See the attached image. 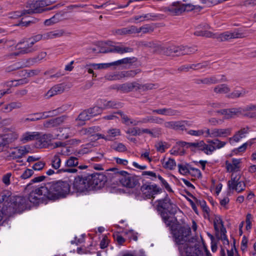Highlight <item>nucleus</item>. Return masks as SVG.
Segmentation results:
<instances>
[{
  "label": "nucleus",
  "instance_id": "nucleus-61",
  "mask_svg": "<svg viewBox=\"0 0 256 256\" xmlns=\"http://www.w3.org/2000/svg\"><path fill=\"white\" fill-rule=\"evenodd\" d=\"M154 42L142 41L138 43V46L152 48L153 46H154Z\"/></svg>",
  "mask_w": 256,
  "mask_h": 256
},
{
  "label": "nucleus",
  "instance_id": "nucleus-38",
  "mask_svg": "<svg viewBox=\"0 0 256 256\" xmlns=\"http://www.w3.org/2000/svg\"><path fill=\"white\" fill-rule=\"evenodd\" d=\"M46 56V52H40L36 56L28 59L27 60L28 65H33L34 63L38 62L42 60Z\"/></svg>",
  "mask_w": 256,
  "mask_h": 256
},
{
  "label": "nucleus",
  "instance_id": "nucleus-9",
  "mask_svg": "<svg viewBox=\"0 0 256 256\" xmlns=\"http://www.w3.org/2000/svg\"><path fill=\"white\" fill-rule=\"evenodd\" d=\"M88 176H78L72 183V192H82L91 190Z\"/></svg>",
  "mask_w": 256,
  "mask_h": 256
},
{
  "label": "nucleus",
  "instance_id": "nucleus-35",
  "mask_svg": "<svg viewBox=\"0 0 256 256\" xmlns=\"http://www.w3.org/2000/svg\"><path fill=\"white\" fill-rule=\"evenodd\" d=\"M64 34V32L62 30L48 32L44 34V40L60 37L63 36Z\"/></svg>",
  "mask_w": 256,
  "mask_h": 256
},
{
  "label": "nucleus",
  "instance_id": "nucleus-33",
  "mask_svg": "<svg viewBox=\"0 0 256 256\" xmlns=\"http://www.w3.org/2000/svg\"><path fill=\"white\" fill-rule=\"evenodd\" d=\"M188 147L198 148L199 150L204 152L205 154L207 150V144L202 140L196 142L188 143Z\"/></svg>",
  "mask_w": 256,
  "mask_h": 256
},
{
  "label": "nucleus",
  "instance_id": "nucleus-37",
  "mask_svg": "<svg viewBox=\"0 0 256 256\" xmlns=\"http://www.w3.org/2000/svg\"><path fill=\"white\" fill-rule=\"evenodd\" d=\"M198 50L196 46L189 47L186 46H181L180 55L190 54L196 52Z\"/></svg>",
  "mask_w": 256,
  "mask_h": 256
},
{
  "label": "nucleus",
  "instance_id": "nucleus-20",
  "mask_svg": "<svg viewBox=\"0 0 256 256\" xmlns=\"http://www.w3.org/2000/svg\"><path fill=\"white\" fill-rule=\"evenodd\" d=\"M30 148L28 146H21L14 150L10 153V156L14 159L19 158L30 152Z\"/></svg>",
  "mask_w": 256,
  "mask_h": 256
},
{
  "label": "nucleus",
  "instance_id": "nucleus-40",
  "mask_svg": "<svg viewBox=\"0 0 256 256\" xmlns=\"http://www.w3.org/2000/svg\"><path fill=\"white\" fill-rule=\"evenodd\" d=\"M156 16L155 15H153L151 14H142L141 16H134V19L136 20H140V22H143L145 20H154V19L152 18H156Z\"/></svg>",
  "mask_w": 256,
  "mask_h": 256
},
{
  "label": "nucleus",
  "instance_id": "nucleus-32",
  "mask_svg": "<svg viewBox=\"0 0 256 256\" xmlns=\"http://www.w3.org/2000/svg\"><path fill=\"white\" fill-rule=\"evenodd\" d=\"M59 132L60 133L57 134V136L60 140L68 138L72 134L71 130L69 128H60Z\"/></svg>",
  "mask_w": 256,
  "mask_h": 256
},
{
  "label": "nucleus",
  "instance_id": "nucleus-36",
  "mask_svg": "<svg viewBox=\"0 0 256 256\" xmlns=\"http://www.w3.org/2000/svg\"><path fill=\"white\" fill-rule=\"evenodd\" d=\"M248 92L243 88H240L239 90H234L232 93H230L228 97L231 98H236L244 96Z\"/></svg>",
  "mask_w": 256,
  "mask_h": 256
},
{
  "label": "nucleus",
  "instance_id": "nucleus-29",
  "mask_svg": "<svg viewBox=\"0 0 256 256\" xmlns=\"http://www.w3.org/2000/svg\"><path fill=\"white\" fill-rule=\"evenodd\" d=\"M138 87V83L134 82H126L121 84L120 92L123 93H128L134 90H137Z\"/></svg>",
  "mask_w": 256,
  "mask_h": 256
},
{
  "label": "nucleus",
  "instance_id": "nucleus-53",
  "mask_svg": "<svg viewBox=\"0 0 256 256\" xmlns=\"http://www.w3.org/2000/svg\"><path fill=\"white\" fill-rule=\"evenodd\" d=\"M38 116L36 115V114H32L29 116L28 118H23L21 120V122L23 123H26L29 122H34L40 120Z\"/></svg>",
  "mask_w": 256,
  "mask_h": 256
},
{
  "label": "nucleus",
  "instance_id": "nucleus-27",
  "mask_svg": "<svg viewBox=\"0 0 256 256\" xmlns=\"http://www.w3.org/2000/svg\"><path fill=\"white\" fill-rule=\"evenodd\" d=\"M86 110L82 112L75 119L76 125L78 126H82L85 124V122L90 119V115Z\"/></svg>",
  "mask_w": 256,
  "mask_h": 256
},
{
  "label": "nucleus",
  "instance_id": "nucleus-30",
  "mask_svg": "<svg viewBox=\"0 0 256 256\" xmlns=\"http://www.w3.org/2000/svg\"><path fill=\"white\" fill-rule=\"evenodd\" d=\"M230 88L226 84H220L214 88V92L216 94H226L230 92Z\"/></svg>",
  "mask_w": 256,
  "mask_h": 256
},
{
  "label": "nucleus",
  "instance_id": "nucleus-44",
  "mask_svg": "<svg viewBox=\"0 0 256 256\" xmlns=\"http://www.w3.org/2000/svg\"><path fill=\"white\" fill-rule=\"evenodd\" d=\"M78 164V159L74 156H70L65 162V166L67 167H75Z\"/></svg>",
  "mask_w": 256,
  "mask_h": 256
},
{
  "label": "nucleus",
  "instance_id": "nucleus-25",
  "mask_svg": "<svg viewBox=\"0 0 256 256\" xmlns=\"http://www.w3.org/2000/svg\"><path fill=\"white\" fill-rule=\"evenodd\" d=\"M40 138V132H27L22 134L20 138V141L23 143L36 140Z\"/></svg>",
  "mask_w": 256,
  "mask_h": 256
},
{
  "label": "nucleus",
  "instance_id": "nucleus-21",
  "mask_svg": "<svg viewBox=\"0 0 256 256\" xmlns=\"http://www.w3.org/2000/svg\"><path fill=\"white\" fill-rule=\"evenodd\" d=\"M99 102L104 109L119 108L122 106V104L115 100H107L101 99Z\"/></svg>",
  "mask_w": 256,
  "mask_h": 256
},
{
  "label": "nucleus",
  "instance_id": "nucleus-1",
  "mask_svg": "<svg viewBox=\"0 0 256 256\" xmlns=\"http://www.w3.org/2000/svg\"><path fill=\"white\" fill-rule=\"evenodd\" d=\"M178 222L170 226V227L172 232L174 241L178 245V250L182 255L186 256H210L209 252L204 247L200 248L193 241L188 240V236L191 232L190 227L180 226L178 230H175L176 226Z\"/></svg>",
  "mask_w": 256,
  "mask_h": 256
},
{
  "label": "nucleus",
  "instance_id": "nucleus-41",
  "mask_svg": "<svg viewBox=\"0 0 256 256\" xmlns=\"http://www.w3.org/2000/svg\"><path fill=\"white\" fill-rule=\"evenodd\" d=\"M204 84L210 85L219 83V79L215 75L204 78Z\"/></svg>",
  "mask_w": 256,
  "mask_h": 256
},
{
  "label": "nucleus",
  "instance_id": "nucleus-18",
  "mask_svg": "<svg viewBox=\"0 0 256 256\" xmlns=\"http://www.w3.org/2000/svg\"><path fill=\"white\" fill-rule=\"evenodd\" d=\"M18 138V134L16 132H10L4 135H0V150H3L4 147L12 142Z\"/></svg>",
  "mask_w": 256,
  "mask_h": 256
},
{
  "label": "nucleus",
  "instance_id": "nucleus-17",
  "mask_svg": "<svg viewBox=\"0 0 256 256\" xmlns=\"http://www.w3.org/2000/svg\"><path fill=\"white\" fill-rule=\"evenodd\" d=\"M183 7L180 2H174L168 6L162 8V10L172 16H178L183 12Z\"/></svg>",
  "mask_w": 256,
  "mask_h": 256
},
{
  "label": "nucleus",
  "instance_id": "nucleus-45",
  "mask_svg": "<svg viewBox=\"0 0 256 256\" xmlns=\"http://www.w3.org/2000/svg\"><path fill=\"white\" fill-rule=\"evenodd\" d=\"M194 34L196 36H206L207 38H212L214 34L206 30H198L194 32Z\"/></svg>",
  "mask_w": 256,
  "mask_h": 256
},
{
  "label": "nucleus",
  "instance_id": "nucleus-23",
  "mask_svg": "<svg viewBox=\"0 0 256 256\" xmlns=\"http://www.w3.org/2000/svg\"><path fill=\"white\" fill-rule=\"evenodd\" d=\"M52 138H53V136L51 134H44L42 136H40V138L36 140V146L38 148H46Z\"/></svg>",
  "mask_w": 256,
  "mask_h": 256
},
{
  "label": "nucleus",
  "instance_id": "nucleus-26",
  "mask_svg": "<svg viewBox=\"0 0 256 256\" xmlns=\"http://www.w3.org/2000/svg\"><path fill=\"white\" fill-rule=\"evenodd\" d=\"M152 111L154 113L166 116H175L178 115L180 114V112L178 110L172 108H162L152 110Z\"/></svg>",
  "mask_w": 256,
  "mask_h": 256
},
{
  "label": "nucleus",
  "instance_id": "nucleus-54",
  "mask_svg": "<svg viewBox=\"0 0 256 256\" xmlns=\"http://www.w3.org/2000/svg\"><path fill=\"white\" fill-rule=\"evenodd\" d=\"M155 84H140L138 83V87L137 90H150L154 88Z\"/></svg>",
  "mask_w": 256,
  "mask_h": 256
},
{
  "label": "nucleus",
  "instance_id": "nucleus-28",
  "mask_svg": "<svg viewBox=\"0 0 256 256\" xmlns=\"http://www.w3.org/2000/svg\"><path fill=\"white\" fill-rule=\"evenodd\" d=\"M214 138H224L230 135L232 128H214Z\"/></svg>",
  "mask_w": 256,
  "mask_h": 256
},
{
  "label": "nucleus",
  "instance_id": "nucleus-58",
  "mask_svg": "<svg viewBox=\"0 0 256 256\" xmlns=\"http://www.w3.org/2000/svg\"><path fill=\"white\" fill-rule=\"evenodd\" d=\"M188 134L190 136H200L204 134V131L203 130H190Z\"/></svg>",
  "mask_w": 256,
  "mask_h": 256
},
{
  "label": "nucleus",
  "instance_id": "nucleus-24",
  "mask_svg": "<svg viewBox=\"0 0 256 256\" xmlns=\"http://www.w3.org/2000/svg\"><path fill=\"white\" fill-rule=\"evenodd\" d=\"M64 86L62 84H58L52 87L48 92L45 94L44 97L46 98H49L54 96L61 94L64 92Z\"/></svg>",
  "mask_w": 256,
  "mask_h": 256
},
{
  "label": "nucleus",
  "instance_id": "nucleus-48",
  "mask_svg": "<svg viewBox=\"0 0 256 256\" xmlns=\"http://www.w3.org/2000/svg\"><path fill=\"white\" fill-rule=\"evenodd\" d=\"M165 48L166 47L164 46L154 42V46H153L152 49L154 50V52L155 53L164 54L167 53L165 51Z\"/></svg>",
  "mask_w": 256,
  "mask_h": 256
},
{
  "label": "nucleus",
  "instance_id": "nucleus-5",
  "mask_svg": "<svg viewBox=\"0 0 256 256\" xmlns=\"http://www.w3.org/2000/svg\"><path fill=\"white\" fill-rule=\"evenodd\" d=\"M44 34H38L24 41L20 42L17 44L16 46V50L19 51L16 52H13L6 56V57H12L13 56H18L20 54H25L32 53L38 50V46H34V44L40 40L42 39L44 40Z\"/></svg>",
  "mask_w": 256,
  "mask_h": 256
},
{
  "label": "nucleus",
  "instance_id": "nucleus-6",
  "mask_svg": "<svg viewBox=\"0 0 256 256\" xmlns=\"http://www.w3.org/2000/svg\"><path fill=\"white\" fill-rule=\"evenodd\" d=\"M46 187L45 184L38 188H34L29 194L28 200L30 204L32 203L34 205H38L40 203L46 202L48 198V192H45L44 189Z\"/></svg>",
  "mask_w": 256,
  "mask_h": 256
},
{
  "label": "nucleus",
  "instance_id": "nucleus-8",
  "mask_svg": "<svg viewBox=\"0 0 256 256\" xmlns=\"http://www.w3.org/2000/svg\"><path fill=\"white\" fill-rule=\"evenodd\" d=\"M48 5L46 0H29L26 6L28 10H26L28 14H32L34 13H40L43 11L50 10L54 9L56 6L46 8Z\"/></svg>",
  "mask_w": 256,
  "mask_h": 256
},
{
  "label": "nucleus",
  "instance_id": "nucleus-55",
  "mask_svg": "<svg viewBox=\"0 0 256 256\" xmlns=\"http://www.w3.org/2000/svg\"><path fill=\"white\" fill-rule=\"evenodd\" d=\"M138 33L142 32L144 34L150 33L154 31V28L150 25H144L138 28Z\"/></svg>",
  "mask_w": 256,
  "mask_h": 256
},
{
  "label": "nucleus",
  "instance_id": "nucleus-19",
  "mask_svg": "<svg viewBox=\"0 0 256 256\" xmlns=\"http://www.w3.org/2000/svg\"><path fill=\"white\" fill-rule=\"evenodd\" d=\"M133 51V48L130 47H125L121 46H115L110 48H108L106 50L100 48L98 52L108 53V52H117L118 54H124L131 52Z\"/></svg>",
  "mask_w": 256,
  "mask_h": 256
},
{
  "label": "nucleus",
  "instance_id": "nucleus-13",
  "mask_svg": "<svg viewBox=\"0 0 256 256\" xmlns=\"http://www.w3.org/2000/svg\"><path fill=\"white\" fill-rule=\"evenodd\" d=\"M60 154H55L52 158L51 161V166L55 170H57L56 174H60L63 172H66L70 173H75L77 172L76 168H60L61 166V159L59 156Z\"/></svg>",
  "mask_w": 256,
  "mask_h": 256
},
{
  "label": "nucleus",
  "instance_id": "nucleus-4",
  "mask_svg": "<svg viewBox=\"0 0 256 256\" xmlns=\"http://www.w3.org/2000/svg\"><path fill=\"white\" fill-rule=\"evenodd\" d=\"M216 112L218 115H223L224 119L231 118L234 115L242 114L248 118H256V104H250L244 108H234L217 110Z\"/></svg>",
  "mask_w": 256,
  "mask_h": 256
},
{
  "label": "nucleus",
  "instance_id": "nucleus-39",
  "mask_svg": "<svg viewBox=\"0 0 256 256\" xmlns=\"http://www.w3.org/2000/svg\"><path fill=\"white\" fill-rule=\"evenodd\" d=\"M182 6L183 7V12H190L195 10L200 11L202 9V6L192 4H182Z\"/></svg>",
  "mask_w": 256,
  "mask_h": 256
},
{
  "label": "nucleus",
  "instance_id": "nucleus-57",
  "mask_svg": "<svg viewBox=\"0 0 256 256\" xmlns=\"http://www.w3.org/2000/svg\"><path fill=\"white\" fill-rule=\"evenodd\" d=\"M64 12H61L56 13L52 17V20H54L55 23H57L64 19Z\"/></svg>",
  "mask_w": 256,
  "mask_h": 256
},
{
  "label": "nucleus",
  "instance_id": "nucleus-12",
  "mask_svg": "<svg viewBox=\"0 0 256 256\" xmlns=\"http://www.w3.org/2000/svg\"><path fill=\"white\" fill-rule=\"evenodd\" d=\"M240 174H232L230 180L228 182V188L231 190H235L238 192H240L244 190L246 186L244 182L241 180Z\"/></svg>",
  "mask_w": 256,
  "mask_h": 256
},
{
  "label": "nucleus",
  "instance_id": "nucleus-11",
  "mask_svg": "<svg viewBox=\"0 0 256 256\" xmlns=\"http://www.w3.org/2000/svg\"><path fill=\"white\" fill-rule=\"evenodd\" d=\"M12 206L18 212H21L30 207L28 198L23 196H17L12 200Z\"/></svg>",
  "mask_w": 256,
  "mask_h": 256
},
{
  "label": "nucleus",
  "instance_id": "nucleus-46",
  "mask_svg": "<svg viewBox=\"0 0 256 256\" xmlns=\"http://www.w3.org/2000/svg\"><path fill=\"white\" fill-rule=\"evenodd\" d=\"M152 116H148L142 118L140 120L132 121L130 122V124L133 126H138L140 124H146L148 122H152Z\"/></svg>",
  "mask_w": 256,
  "mask_h": 256
},
{
  "label": "nucleus",
  "instance_id": "nucleus-47",
  "mask_svg": "<svg viewBox=\"0 0 256 256\" xmlns=\"http://www.w3.org/2000/svg\"><path fill=\"white\" fill-rule=\"evenodd\" d=\"M98 127H90L88 128H82L80 132L82 134H92L93 135L96 131H98Z\"/></svg>",
  "mask_w": 256,
  "mask_h": 256
},
{
  "label": "nucleus",
  "instance_id": "nucleus-60",
  "mask_svg": "<svg viewBox=\"0 0 256 256\" xmlns=\"http://www.w3.org/2000/svg\"><path fill=\"white\" fill-rule=\"evenodd\" d=\"M179 172L182 174H192L190 170V168L186 166L181 164H178Z\"/></svg>",
  "mask_w": 256,
  "mask_h": 256
},
{
  "label": "nucleus",
  "instance_id": "nucleus-42",
  "mask_svg": "<svg viewBox=\"0 0 256 256\" xmlns=\"http://www.w3.org/2000/svg\"><path fill=\"white\" fill-rule=\"evenodd\" d=\"M141 72L140 69L131 70L126 72H120V76L123 78L124 77H134L136 74L140 73Z\"/></svg>",
  "mask_w": 256,
  "mask_h": 256
},
{
  "label": "nucleus",
  "instance_id": "nucleus-2",
  "mask_svg": "<svg viewBox=\"0 0 256 256\" xmlns=\"http://www.w3.org/2000/svg\"><path fill=\"white\" fill-rule=\"evenodd\" d=\"M45 192H48L49 200H56L66 196L70 192V184L66 180H58L45 184Z\"/></svg>",
  "mask_w": 256,
  "mask_h": 256
},
{
  "label": "nucleus",
  "instance_id": "nucleus-49",
  "mask_svg": "<svg viewBox=\"0 0 256 256\" xmlns=\"http://www.w3.org/2000/svg\"><path fill=\"white\" fill-rule=\"evenodd\" d=\"M135 58H124L122 60H118L116 62H113L112 64L114 65H118L121 64H130L132 62H134L135 61Z\"/></svg>",
  "mask_w": 256,
  "mask_h": 256
},
{
  "label": "nucleus",
  "instance_id": "nucleus-16",
  "mask_svg": "<svg viewBox=\"0 0 256 256\" xmlns=\"http://www.w3.org/2000/svg\"><path fill=\"white\" fill-rule=\"evenodd\" d=\"M207 150L206 152V154H211L216 149H220L224 147L226 144V142L220 140L218 138L214 140H208L206 141Z\"/></svg>",
  "mask_w": 256,
  "mask_h": 256
},
{
  "label": "nucleus",
  "instance_id": "nucleus-56",
  "mask_svg": "<svg viewBox=\"0 0 256 256\" xmlns=\"http://www.w3.org/2000/svg\"><path fill=\"white\" fill-rule=\"evenodd\" d=\"M28 66V64L25 66H23V65L20 64V63H16L8 67L6 69V71L7 72H12L14 70H18L20 68L24 67L25 66Z\"/></svg>",
  "mask_w": 256,
  "mask_h": 256
},
{
  "label": "nucleus",
  "instance_id": "nucleus-22",
  "mask_svg": "<svg viewBox=\"0 0 256 256\" xmlns=\"http://www.w3.org/2000/svg\"><path fill=\"white\" fill-rule=\"evenodd\" d=\"M66 106H63L62 107H60L56 109L46 112L42 113H36V114L38 116L40 120L47 118L49 116H56L58 114L62 113L64 111L66 110Z\"/></svg>",
  "mask_w": 256,
  "mask_h": 256
},
{
  "label": "nucleus",
  "instance_id": "nucleus-15",
  "mask_svg": "<svg viewBox=\"0 0 256 256\" xmlns=\"http://www.w3.org/2000/svg\"><path fill=\"white\" fill-rule=\"evenodd\" d=\"M246 36V34L244 32L240 29H236L234 32L228 31L221 34L218 38L220 41H225L232 38H243Z\"/></svg>",
  "mask_w": 256,
  "mask_h": 256
},
{
  "label": "nucleus",
  "instance_id": "nucleus-3",
  "mask_svg": "<svg viewBox=\"0 0 256 256\" xmlns=\"http://www.w3.org/2000/svg\"><path fill=\"white\" fill-rule=\"evenodd\" d=\"M158 210L160 213V216L164 222L166 226H170L178 222L176 217L170 216L169 214L174 215L178 208L171 202L170 198L166 194V197L162 200H158Z\"/></svg>",
  "mask_w": 256,
  "mask_h": 256
},
{
  "label": "nucleus",
  "instance_id": "nucleus-52",
  "mask_svg": "<svg viewBox=\"0 0 256 256\" xmlns=\"http://www.w3.org/2000/svg\"><path fill=\"white\" fill-rule=\"evenodd\" d=\"M164 166L166 168L172 170L175 168L176 163L174 159L170 158L168 160L164 163Z\"/></svg>",
  "mask_w": 256,
  "mask_h": 256
},
{
  "label": "nucleus",
  "instance_id": "nucleus-31",
  "mask_svg": "<svg viewBox=\"0 0 256 256\" xmlns=\"http://www.w3.org/2000/svg\"><path fill=\"white\" fill-rule=\"evenodd\" d=\"M240 159L233 158L232 160V163L228 162V161H226V168L228 172L235 171L239 168V164L240 162Z\"/></svg>",
  "mask_w": 256,
  "mask_h": 256
},
{
  "label": "nucleus",
  "instance_id": "nucleus-51",
  "mask_svg": "<svg viewBox=\"0 0 256 256\" xmlns=\"http://www.w3.org/2000/svg\"><path fill=\"white\" fill-rule=\"evenodd\" d=\"M117 114H119L122 120V122L126 125L129 126L130 124V122L132 121H136V120L130 119L122 111H118Z\"/></svg>",
  "mask_w": 256,
  "mask_h": 256
},
{
  "label": "nucleus",
  "instance_id": "nucleus-50",
  "mask_svg": "<svg viewBox=\"0 0 256 256\" xmlns=\"http://www.w3.org/2000/svg\"><path fill=\"white\" fill-rule=\"evenodd\" d=\"M126 133L133 136H140L142 134V129L138 127L130 128L127 130Z\"/></svg>",
  "mask_w": 256,
  "mask_h": 256
},
{
  "label": "nucleus",
  "instance_id": "nucleus-64",
  "mask_svg": "<svg viewBox=\"0 0 256 256\" xmlns=\"http://www.w3.org/2000/svg\"><path fill=\"white\" fill-rule=\"evenodd\" d=\"M65 119H66L65 116H60V117L56 118L54 120H50L49 123L53 124H60V123H62V122H63Z\"/></svg>",
  "mask_w": 256,
  "mask_h": 256
},
{
  "label": "nucleus",
  "instance_id": "nucleus-10",
  "mask_svg": "<svg viewBox=\"0 0 256 256\" xmlns=\"http://www.w3.org/2000/svg\"><path fill=\"white\" fill-rule=\"evenodd\" d=\"M88 176L91 190L102 188L107 181L106 176L101 173L91 174Z\"/></svg>",
  "mask_w": 256,
  "mask_h": 256
},
{
  "label": "nucleus",
  "instance_id": "nucleus-59",
  "mask_svg": "<svg viewBox=\"0 0 256 256\" xmlns=\"http://www.w3.org/2000/svg\"><path fill=\"white\" fill-rule=\"evenodd\" d=\"M34 174V171L32 169L27 168L20 176V178L25 180L29 178Z\"/></svg>",
  "mask_w": 256,
  "mask_h": 256
},
{
  "label": "nucleus",
  "instance_id": "nucleus-62",
  "mask_svg": "<svg viewBox=\"0 0 256 256\" xmlns=\"http://www.w3.org/2000/svg\"><path fill=\"white\" fill-rule=\"evenodd\" d=\"M112 66H114V64H112V62L108 64H92V66L94 67V68L96 69L106 68Z\"/></svg>",
  "mask_w": 256,
  "mask_h": 256
},
{
  "label": "nucleus",
  "instance_id": "nucleus-43",
  "mask_svg": "<svg viewBox=\"0 0 256 256\" xmlns=\"http://www.w3.org/2000/svg\"><path fill=\"white\" fill-rule=\"evenodd\" d=\"M88 112L89 115H90V118L100 114L102 110V108L100 106H94L92 108L86 109Z\"/></svg>",
  "mask_w": 256,
  "mask_h": 256
},
{
  "label": "nucleus",
  "instance_id": "nucleus-14",
  "mask_svg": "<svg viewBox=\"0 0 256 256\" xmlns=\"http://www.w3.org/2000/svg\"><path fill=\"white\" fill-rule=\"evenodd\" d=\"M142 194L147 198H154V195L162 191V189L156 184H143L140 188Z\"/></svg>",
  "mask_w": 256,
  "mask_h": 256
},
{
  "label": "nucleus",
  "instance_id": "nucleus-63",
  "mask_svg": "<svg viewBox=\"0 0 256 256\" xmlns=\"http://www.w3.org/2000/svg\"><path fill=\"white\" fill-rule=\"evenodd\" d=\"M45 164V162L40 161L34 164L32 168L35 170H40L44 168Z\"/></svg>",
  "mask_w": 256,
  "mask_h": 256
},
{
  "label": "nucleus",
  "instance_id": "nucleus-7",
  "mask_svg": "<svg viewBox=\"0 0 256 256\" xmlns=\"http://www.w3.org/2000/svg\"><path fill=\"white\" fill-rule=\"evenodd\" d=\"M110 170L112 171L116 170V172L115 173V176L124 186L133 188L138 184L137 177L131 176L126 171H118V170L115 168H112Z\"/></svg>",
  "mask_w": 256,
  "mask_h": 256
},
{
  "label": "nucleus",
  "instance_id": "nucleus-34",
  "mask_svg": "<svg viewBox=\"0 0 256 256\" xmlns=\"http://www.w3.org/2000/svg\"><path fill=\"white\" fill-rule=\"evenodd\" d=\"M180 50L181 46H172L168 48H165V51L168 53L164 54L166 56H170L172 55V54H176V56H180Z\"/></svg>",
  "mask_w": 256,
  "mask_h": 256
}]
</instances>
